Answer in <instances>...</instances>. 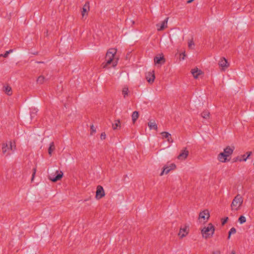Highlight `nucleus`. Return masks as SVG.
Returning a JSON list of instances; mask_svg holds the SVG:
<instances>
[{"label":"nucleus","instance_id":"nucleus-31","mask_svg":"<svg viewBox=\"0 0 254 254\" xmlns=\"http://www.w3.org/2000/svg\"><path fill=\"white\" fill-rule=\"evenodd\" d=\"M246 221H247L246 217L244 215H241L239 218V221L240 222H246Z\"/></svg>","mask_w":254,"mask_h":254},{"label":"nucleus","instance_id":"nucleus-22","mask_svg":"<svg viewBox=\"0 0 254 254\" xmlns=\"http://www.w3.org/2000/svg\"><path fill=\"white\" fill-rule=\"evenodd\" d=\"M112 127L113 130L119 129L121 127V123L120 120H116L114 121V123L112 124Z\"/></svg>","mask_w":254,"mask_h":254},{"label":"nucleus","instance_id":"nucleus-15","mask_svg":"<svg viewBox=\"0 0 254 254\" xmlns=\"http://www.w3.org/2000/svg\"><path fill=\"white\" fill-rule=\"evenodd\" d=\"M189 154V150L186 148H183L180 151L179 155L177 157V159L180 161H184L188 158Z\"/></svg>","mask_w":254,"mask_h":254},{"label":"nucleus","instance_id":"nucleus-37","mask_svg":"<svg viewBox=\"0 0 254 254\" xmlns=\"http://www.w3.org/2000/svg\"><path fill=\"white\" fill-rule=\"evenodd\" d=\"M193 1V0H189L188 1V3H190L192 2Z\"/></svg>","mask_w":254,"mask_h":254},{"label":"nucleus","instance_id":"nucleus-19","mask_svg":"<svg viewBox=\"0 0 254 254\" xmlns=\"http://www.w3.org/2000/svg\"><path fill=\"white\" fill-rule=\"evenodd\" d=\"M147 126L150 130H154L155 131L158 130V126L156 121L154 120H150L148 123Z\"/></svg>","mask_w":254,"mask_h":254},{"label":"nucleus","instance_id":"nucleus-35","mask_svg":"<svg viewBox=\"0 0 254 254\" xmlns=\"http://www.w3.org/2000/svg\"><path fill=\"white\" fill-rule=\"evenodd\" d=\"M106 138V134L105 132H102L100 135V138L101 140H104Z\"/></svg>","mask_w":254,"mask_h":254},{"label":"nucleus","instance_id":"nucleus-23","mask_svg":"<svg viewBox=\"0 0 254 254\" xmlns=\"http://www.w3.org/2000/svg\"><path fill=\"white\" fill-rule=\"evenodd\" d=\"M201 117L205 120L209 119L210 118V113L209 110H205L203 111L201 113Z\"/></svg>","mask_w":254,"mask_h":254},{"label":"nucleus","instance_id":"nucleus-1","mask_svg":"<svg viewBox=\"0 0 254 254\" xmlns=\"http://www.w3.org/2000/svg\"><path fill=\"white\" fill-rule=\"evenodd\" d=\"M235 147L234 145H226L217 154V161L221 164L227 163L231 161L234 153Z\"/></svg>","mask_w":254,"mask_h":254},{"label":"nucleus","instance_id":"nucleus-13","mask_svg":"<svg viewBox=\"0 0 254 254\" xmlns=\"http://www.w3.org/2000/svg\"><path fill=\"white\" fill-rule=\"evenodd\" d=\"M165 59L162 53L157 55L154 58V63L155 65H161L165 63Z\"/></svg>","mask_w":254,"mask_h":254},{"label":"nucleus","instance_id":"nucleus-2","mask_svg":"<svg viewBox=\"0 0 254 254\" xmlns=\"http://www.w3.org/2000/svg\"><path fill=\"white\" fill-rule=\"evenodd\" d=\"M117 50L115 48H111L108 50L105 56V62L102 64L103 68L115 67L117 65L119 58L117 56Z\"/></svg>","mask_w":254,"mask_h":254},{"label":"nucleus","instance_id":"nucleus-33","mask_svg":"<svg viewBox=\"0 0 254 254\" xmlns=\"http://www.w3.org/2000/svg\"><path fill=\"white\" fill-rule=\"evenodd\" d=\"M96 132V128L93 125L90 127V134L91 135L94 134Z\"/></svg>","mask_w":254,"mask_h":254},{"label":"nucleus","instance_id":"nucleus-28","mask_svg":"<svg viewBox=\"0 0 254 254\" xmlns=\"http://www.w3.org/2000/svg\"><path fill=\"white\" fill-rule=\"evenodd\" d=\"M187 55L186 54L185 51L180 54V60L181 61L185 60L186 58Z\"/></svg>","mask_w":254,"mask_h":254},{"label":"nucleus","instance_id":"nucleus-6","mask_svg":"<svg viewBox=\"0 0 254 254\" xmlns=\"http://www.w3.org/2000/svg\"><path fill=\"white\" fill-rule=\"evenodd\" d=\"M210 217V211L206 208L199 212L198 219L200 222H207L209 220Z\"/></svg>","mask_w":254,"mask_h":254},{"label":"nucleus","instance_id":"nucleus-4","mask_svg":"<svg viewBox=\"0 0 254 254\" xmlns=\"http://www.w3.org/2000/svg\"><path fill=\"white\" fill-rule=\"evenodd\" d=\"M243 198L240 194H237L233 199L231 204V209L232 211L239 210L243 205Z\"/></svg>","mask_w":254,"mask_h":254},{"label":"nucleus","instance_id":"nucleus-11","mask_svg":"<svg viewBox=\"0 0 254 254\" xmlns=\"http://www.w3.org/2000/svg\"><path fill=\"white\" fill-rule=\"evenodd\" d=\"M190 73L194 79H198L204 75V72L197 67L191 68Z\"/></svg>","mask_w":254,"mask_h":254},{"label":"nucleus","instance_id":"nucleus-30","mask_svg":"<svg viewBox=\"0 0 254 254\" xmlns=\"http://www.w3.org/2000/svg\"><path fill=\"white\" fill-rule=\"evenodd\" d=\"M13 52L12 50H10L9 51H6L4 54L2 55V54H0V57H3L4 58H7L8 56V54L12 53Z\"/></svg>","mask_w":254,"mask_h":254},{"label":"nucleus","instance_id":"nucleus-16","mask_svg":"<svg viewBox=\"0 0 254 254\" xmlns=\"http://www.w3.org/2000/svg\"><path fill=\"white\" fill-rule=\"evenodd\" d=\"M189 231V227L188 226H187L186 225L181 226L180 229V231L178 234V235L180 236L181 238H183L188 235Z\"/></svg>","mask_w":254,"mask_h":254},{"label":"nucleus","instance_id":"nucleus-39","mask_svg":"<svg viewBox=\"0 0 254 254\" xmlns=\"http://www.w3.org/2000/svg\"><path fill=\"white\" fill-rule=\"evenodd\" d=\"M225 224V223H222V225H224Z\"/></svg>","mask_w":254,"mask_h":254},{"label":"nucleus","instance_id":"nucleus-7","mask_svg":"<svg viewBox=\"0 0 254 254\" xmlns=\"http://www.w3.org/2000/svg\"><path fill=\"white\" fill-rule=\"evenodd\" d=\"M64 177V173L61 170H57L55 174H51L48 179L51 182L56 183L58 181H61Z\"/></svg>","mask_w":254,"mask_h":254},{"label":"nucleus","instance_id":"nucleus-3","mask_svg":"<svg viewBox=\"0 0 254 254\" xmlns=\"http://www.w3.org/2000/svg\"><path fill=\"white\" fill-rule=\"evenodd\" d=\"M1 152L3 154L9 155L10 151L16 150V142L14 140H10L1 143Z\"/></svg>","mask_w":254,"mask_h":254},{"label":"nucleus","instance_id":"nucleus-24","mask_svg":"<svg viewBox=\"0 0 254 254\" xmlns=\"http://www.w3.org/2000/svg\"><path fill=\"white\" fill-rule=\"evenodd\" d=\"M122 93L124 98L128 96L129 94V89L127 86H124L122 89Z\"/></svg>","mask_w":254,"mask_h":254},{"label":"nucleus","instance_id":"nucleus-8","mask_svg":"<svg viewBox=\"0 0 254 254\" xmlns=\"http://www.w3.org/2000/svg\"><path fill=\"white\" fill-rule=\"evenodd\" d=\"M106 195L105 191L102 186L98 185L96 187L95 192V199L99 200L104 197Z\"/></svg>","mask_w":254,"mask_h":254},{"label":"nucleus","instance_id":"nucleus-17","mask_svg":"<svg viewBox=\"0 0 254 254\" xmlns=\"http://www.w3.org/2000/svg\"><path fill=\"white\" fill-rule=\"evenodd\" d=\"M160 134L161 135V137L162 139H166L168 143H173V139L172 137L171 134L167 131H163L160 133Z\"/></svg>","mask_w":254,"mask_h":254},{"label":"nucleus","instance_id":"nucleus-36","mask_svg":"<svg viewBox=\"0 0 254 254\" xmlns=\"http://www.w3.org/2000/svg\"><path fill=\"white\" fill-rule=\"evenodd\" d=\"M212 254H220V253L219 251H215V252H213Z\"/></svg>","mask_w":254,"mask_h":254},{"label":"nucleus","instance_id":"nucleus-12","mask_svg":"<svg viewBox=\"0 0 254 254\" xmlns=\"http://www.w3.org/2000/svg\"><path fill=\"white\" fill-rule=\"evenodd\" d=\"M176 167V165L174 163H171L168 165H165L162 169V171L160 173V176H162L164 174H168L171 171L175 170Z\"/></svg>","mask_w":254,"mask_h":254},{"label":"nucleus","instance_id":"nucleus-9","mask_svg":"<svg viewBox=\"0 0 254 254\" xmlns=\"http://www.w3.org/2000/svg\"><path fill=\"white\" fill-rule=\"evenodd\" d=\"M218 65L220 70L224 71L229 67L230 64L225 58L222 57L218 61Z\"/></svg>","mask_w":254,"mask_h":254},{"label":"nucleus","instance_id":"nucleus-5","mask_svg":"<svg viewBox=\"0 0 254 254\" xmlns=\"http://www.w3.org/2000/svg\"><path fill=\"white\" fill-rule=\"evenodd\" d=\"M214 227L212 223H209L208 226L204 227L201 230V233L203 237L207 239L211 237L214 232Z\"/></svg>","mask_w":254,"mask_h":254},{"label":"nucleus","instance_id":"nucleus-14","mask_svg":"<svg viewBox=\"0 0 254 254\" xmlns=\"http://www.w3.org/2000/svg\"><path fill=\"white\" fill-rule=\"evenodd\" d=\"M145 78L149 84H152L155 79V71L151 70L146 72Z\"/></svg>","mask_w":254,"mask_h":254},{"label":"nucleus","instance_id":"nucleus-27","mask_svg":"<svg viewBox=\"0 0 254 254\" xmlns=\"http://www.w3.org/2000/svg\"><path fill=\"white\" fill-rule=\"evenodd\" d=\"M55 149V146L54 143V142H51L50 144V146L48 149V153L51 156L53 152Z\"/></svg>","mask_w":254,"mask_h":254},{"label":"nucleus","instance_id":"nucleus-32","mask_svg":"<svg viewBox=\"0 0 254 254\" xmlns=\"http://www.w3.org/2000/svg\"><path fill=\"white\" fill-rule=\"evenodd\" d=\"M194 46V43L192 40L189 41L188 43V47L189 48L192 49Z\"/></svg>","mask_w":254,"mask_h":254},{"label":"nucleus","instance_id":"nucleus-21","mask_svg":"<svg viewBox=\"0 0 254 254\" xmlns=\"http://www.w3.org/2000/svg\"><path fill=\"white\" fill-rule=\"evenodd\" d=\"M3 91L8 96H11L12 94L11 87L8 85H5L2 87Z\"/></svg>","mask_w":254,"mask_h":254},{"label":"nucleus","instance_id":"nucleus-20","mask_svg":"<svg viewBox=\"0 0 254 254\" xmlns=\"http://www.w3.org/2000/svg\"><path fill=\"white\" fill-rule=\"evenodd\" d=\"M158 31H162L167 27V20H164L161 23L156 25Z\"/></svg>","mask_w":254,"mask_h":254},{"label":"nucleus","instance_id":"nucleus-38","mask_svg":"<svg viewBox=\"0 0 254 254\" xmlns=\"http://www.w3.org/2000/svg\"><path fill=\"white\" fill-rule=\"evenodd\" d=\"M35 172H36V169H34V173H33V178H34V175H35Z\"/></svg>","mask_w":254,"mask_h":254},{"label":"nucleus","instance_id":"nucleus-40","mask_svg":"<svg viewBox=\"0 0 254 254\" xmlns=\"http://www.w3.org/2000/svg\"><path fill=\"white\" fill-rule=\"evenodd\" d=\"M253 164H254V163Z\"/></svg>","mask_w":254,"mask_h":254},{"label":"nucleus","instance_id":"nucleus-29","mask_svg":"<svg viewBox=\"0 0 254 254\" xmlns=\"http://www.w3.org/2000/svg\"><path fill=\"white\" fill-rule=\"evenodd\" d=\"M236 232V229L234 227L232 228L229 232V235L228 237V239H230L231 235L232 234H235Z\"/></svg>","mask_w":254,"mask_h":254},{"label":"nucleus","instance_id":"nucleus-18","mask_svg":"<svg viewBox=\"0 0 254 254\" xmlns=\"http://www.w3.org/2000/svg\"><path fill=\"white\" fill-rule=\"evenodd\" d=\"M252 154L253 152L252 151H247L245 154L240 156L238 161L239 162H246Z\"/></svg>","mask_w":254,"mask_h":254},{"label":"nucleus","instance_id":"nucleus-34","mask_svg":"<svg viewBox=\"0 0 254 254\" xmlns=\"http://www.w3.org/2000/svg\"><path fill=\"white\" fill-rule=\"evenodd\" d=\"M229 221H230V219L228 217H225L221 219V222H227Z\"/></svg>","mask_w":254,"mask_h":254},{"label":"nucleus","instance_id":"nucleus-10","mask_svg":"<svg viewBox=\"0 0 254 254\" xmlns=\"http://www.w3.org/2000/svg\"><path fill=\"white\" fill-rule=\"evenodd\" d=\"M90 10V5L89 3L87 2L85 3V4L83 6L82 8L81 9V19L85 20L87 19L89 11Z\"/></svg>","mask_w":254,"mask_h":254},{"label":"nucleus","instance_id":"nucleus-26","mask_svg":"<svg viewBox=\"0 0 254 254\" xmlns=\"http://www.w3.org/2000/svg\"><path fill=\"white\" fill-rule=\"evenodd\" d=\"M139 117V113L137 111H134L131 115L132 123L134 124Z\"/></svg>","mask_w":254,"mask_h":254},{"label":"nucleus","instance_id":"nucleus-25","mask_svg":"<svg viewBox=\"0 0 254 254\" xmlns=\"http://www.w3.org/2000/svg\"><path fill=\"white\" fill-rule=\"evenodd\" d=\"M46 81V77L44 75H41L37 77L36 79V83L37 84L42 85Z\"/></svg>","mask_w":254,"mask_h":254}]
</instances>
